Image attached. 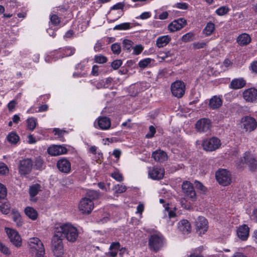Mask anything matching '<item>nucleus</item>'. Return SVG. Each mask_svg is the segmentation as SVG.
I'll use <instances>...</instances> for the list:
<instances>
[{
	"mask_svg": "<svg viewBox=\"0 0 257 257\" xmlns=\"http://www.w3.org/2000/svg\"><path fill=\"white\" fill-rule=\"evenodd\" d=\"M55 233H61L68 241L74 242L78 237V229L69 223L56 225L54 228Z\"/></svg>",
	"mask_w": 257,
	"mask_h": 257,
	"instance_id": "1",
	"label": "nucleus"
},
{
	"mask_svg": "<svg viewBox=\"0 0 257 257\" xmlns=\"http://www.w3.org/2000/svg\"><path fill=\"white\" fill-rule=\"evenodd\" d=\"M30 252L35 257H44L45 254L44 246L38 237L30 238L28 241Z\"/></svg>",
	"mask_w": 257,
	"mask_h": 257,
	"instance_id": "2",
	"label": "nucleus"
},
{
	"mask_svg": "<svg viewBox=\"0 0 257 257\" xmlns=\"http://www.w3.org/2000/svg\"><path fill=\"white\" fill-rule=\"evenodd\" d=\"M52 250L55 257H63V243L62 239L58 233H55L51 241Z\"/></svg>",
	"mask_w": 257,
	"mask_h": 257,
	"instance_id": "3",
	"label": "nucleus"
},
{
	"mask_svg": "<svg viewBox=\"0 0 257 257\" xmlns=\"http://www.w3.org/2000/svg\"><path fill=\"white\" fill-rule=\"evenodd\" d=\"M164 244V237L160 233L151 235L149 239V245L155 252L159 250Z\"/></svg>",
	"mask_w": 257,
	"mask_h": 257,
	"instance_id": "4",
	"label": "nucleus"
},
{
	"mask_svg": "<svg viewBox=\"0 0 257 257\" xmlns=\"http://www.w3.org/2000/svg\"><path fill=\"white\" fill-rule=\"evenodd\" d=\"M217 182L222 186H227L231 183V175L226 169H222L218 170L215 174Z\"/></svg>",
	"mask_w": 257,
	"mask_h": 257,
	"instance_id": "5",
	"label": "nucleus"
},
{
	"mask_svg": "<svg viewBox=\"0 0 257 257\" xmlns=\"http://www.w3.org/2000/svg\"><path fill=\"white\" fill-rule=\"evenodd\" d=\"M171 90L174 96L181 98L185 93V85L183 81L176 80L172 83Z\"/></svg>",
	"mask_w": 257,
	"mask_h": 257,
	"instance_id": "6",
	"label": "nucleus"
},
{
	"mask_svg": "<svg viewBox=\"0 0 257 257\" xmlns=\"http://www.w3.org/2000/svg\"><path fill=\"white\" fill-rule=\"evenodd\" d=\"M221 145L220 141L216 137L206 140L202 143V146L204 150L212 152L219 148Z\"/></svg>",
	"mask_w": 257,
	"mask_h": 257,
	"instance_id": "7",
	"label": "nucleus"
},
{
	"mask_svg": "<svg viewBox=\"0 0 257 257\" xmlns=\"http://www.w3.org/2000/svg\"><path fill=\"white\" fill-rule=\"evenodd\" d=\"M94 208V203L87 198H83L78 204L79 210L83 214H89Z\"/></svg>",
	"mask_w": 257,
	"mask_h": 257,
	"instance_id": "8",
	"label": "nucleus"
},
{
	"mask_svg": "<svg viewBox=\"0 0 257 257\" xmlns=\"http://www.w3.org/2000/svg\"><path fill=\"white\" fill-rule=\"evenodd\" d=\"M33 162L29 158L21 160L19 165V171L21 175H26L30 173L32 170Z\"/></svg>",
	"mask_w": 257,
	"mask_h": 257,
	"instance_id": "9",
	"label": "nucleus"
},
{
	"mask_svg": "<svg viewBox=\"0 0 257 257\" xmlns=\"http://www.w3.org/2000/svg\"><path fill=\"white\" fill-rule=\"evenodd\" d=\"M241 126L246 132L253 131L257 126V122L255 119L250 116H246L243 117L241 119Z\"/></svg>",
	"mask_w": 257,
	"mask_h": 257,
	"instance_id": "10",
	"label": "nucleus"
},
{
	"mask_svg": "<svg viewBox=\"0 0 257 257\" xmlns=\"http://www.w3.org/2000/svg\"><path fill=\"white\" fill-rule=\"evenodd\" d=\"M182 191L186 197L190 199L192 201L196 199V192L193 185L189 181L184 182L182 185Z\"/></svg>",
	"mask_w": 257,
	"mask_h": 257,
	"instance_id": "11",
	"label": "nucleus"
},
{
	"mask_svg": "<svg viewBox=\"0 0 257 257\" xmlns=\"http://www.w3.org/2000/svg\"><path fill=\"white\" fill-rule=\"evenodd\" d=\"M6 232L12 243L17 247L22 245V239L19 233L15 230L6 227Z\"/></svg>",
	"mask_w": 257,
	"mask_h": 257,
	"instance_id": "12",
	"label": "nucleus"
},
{
	"mask_svg": "<svg viewBox=\"0 0 257 257\" xmlns=\"http://www.w3.org/2000/svg\"><path fill=\"white\" fill-rule=\"evenodd\" d=\"M242 97L247 102H257V89L254 87L245 89L242 92Z\"/></svg>",
	"mask_w": 257,
	"mask_h": 257,
	"instance_id": "13",
	"label": "nucleus"
},
{
	"mask_svg": "<svg viewBox=\"0 0 257 257\" xmlns=\"http://www.w3.org/2000/svg\"><path fill=\"white\" fill-rule=\"evenodd\" d=\"M75 52V49L72 47H66L60 48L59 50L55 51V54L57 55V56L54 58V60L56 61L60 58L72 56Z\"/></svg>",
	"mask_w": 257,
	"mask_h": 257,
	"instance_id": "14",
	"label": "nucleus"
},
{
	"mask_svg": "<svg viewBox=\"0 0 257 257\" xmlns=\"http://www.w3.org/2000/svg\"><path fill=\"white\" fill-rule=\"evenodd\" d=\"M243 164H246L250 170L254 171L257 167V161L252 154L248 152L244 153L243 158L241 160Z\"/></svg>",
	"mask_w": 257,
	"mask_h": 257,
	"instance_id": "15",
	"label": "nucleus"
},
{
	"mask_svg": "<svg viewBox=\"0 0 257 257\" xmlns=\"http://www.w3.org/2000/svg\"><path fill=\"white\" fill-rule=\"evenodd\" d=\"M243 164H246L250 170L254 171L257 167V161L252 154L248 152L244 153L243 158L241 160Z\"/></svg>",
	"mask_w": 257,
	"mask_h": 257,
	"instance_id": "16",
	"label": "nucleus"
},
{
	"mask_svg": "<svg viewBox=\"0 0 257 257\" xmlns=\"http://www.w3.org/2000/svg\"><path fill=\"white\" fill-rule=\"evenodd\" d=\"M187 24L186 20L184 18H179L173 21L168 26L170 32H174L181 30Z\"/></svg>",
	"mask_w": 257,
	"mask_h": 257,
	"instance_id": "17",
	"label": "nucleus"
},
{
	"mask_svg": "<svg viewBox=\"0 0 257 257\" xmlns=\"http://www.w3.org/2000/svg\"><path fill=\"white\" fill-rule=\"evenodd\" d=\"M57 167L60 172L63 173L68 174L71 171V165L68 160L65 158H62L57 161Z\"/></svg>",
	"mask_w": 257,
	"mask_h": 257,
	"instance_id": "18",
	"label": "nucleus"
},
{
	"mask_svg": "<svg viewBox=\"0 0 257 257\" xmlns=\"http://www.w3.org/2000/svg\"><path fill=\"white\" fill-rule=\"evenodd\" d=\"M164 169L160 167H153L149 169V177L153 180L162 179L164 176Z\"/></svg>",
	"mask_w": 257,
	"mask_h": 257,
	"instance_id": "19",
	"label": "nucleus"
},
{
	"mask_svg": "<svg viewBox=\"0 0 257 257\" xmlns=\"http://www.w3.org/2000/svg\"><path fill=\"white\" fill-rule=\"evenodd\" d=\"M211 126L210 120L208 118H202L198 120L196 124V128L198 132H206Z\"/></svg>",
	"mask_w": 257,
	"mask_h": 257,
	"instance_id": "20",
	"label": "nucleus"
},
{
	"mask_svg": "<svg viewBox=\"0 0 257 257\" xmlns=\"http://www.w3.org/2000/svg\"><path fill=\"white\" fill-rule=\"evenodd\" d=\"M47 152L51 156H56L66 154L67 149L63 146L53 145L48 148Z\"/></svg>",
	"mask_w": 257,
	"mask_h": 257,
	"instance_id": "21",
	"label": "nucleus"
},
{
	"mask_svg": "<svg viewBox=\"0 0 257 257\" xmlns=\"http://www.w3.org/2000/svg\"><path fill=\"white\" fill-rule=\"evenodd\" d=\"M96 125H98L99 128L101 130H107L111 125V121L110 119L106 116L99 117L97 119V122H94V126L97 127Z\"/></svg>",
	"mask_w": 257,
	"mask_h": 257,
	"instance_id": "22",
	"label": "nucleus"
},
{
	"mask_svg": "<svg viewBox=\"0 0 257 257\" xmlns=\"http://www.w3.org/2000/svg\"><path fill=\"white\" fill-rule=\"evenodd\" d=\"M246 84L245 80L242 77L233 79L229 84V88L232 89H239L243 88Z\"/></svg>",
	"mask_w": 257,
	"mask_h": 257,
	"instance_id": "23",
	"label": "nucleus"
},
{
	"mask_svg": "<svg viewBox=\"0 0 257 257\" xmlns=\"http://www.w3.org/2000/svg\"><path fill=\"white\" fill-rule=\"evenodd\" d=\"M208 222L206 218L202 216H199L196 222V226L200 233L204 234L208 229Z\"/></svg>",
	"mask_w": 257,
	"mask_h": 257,
	"instance_id": "24",
	"label": "nucleus"
},
{
	"mask_svg": "<svg viewBox=\"0 0 257 257\" xmlns=\"http://www.w3.org/2000/svg\"><path fill=\"white\" fill-rule=\"evenodd\" d=\"M249 227L245 224L239 226L237 230L238 237L242 240H245L249 235Z\"/></svg>",
	"mask_w": 257,
	"mask_h": 257,
	"instance_id": "25",
	"label": "nucleus"
},
{
	"mask_svg": "<svg viewBox=\"0 0 257 257\" xmlns=\"http://www.w3.org/2000/svg\"><path fill=\"white\" fill-rule=\"evenodd\" d=\"M178 228L183 234H188L191 231L190 224L187 220H182L178 224Z\"/></svg>",
	"mask_w": 257,
	"mask_h": 257,
	"instance_id": "26",
	"label": "nucleus"
},
{
	"mask_svg": "<svg viewBox=\"0 0 257 257\" xmlns=\"http://www.w3.org/2000/svg\"><path fill=\"white\" fill-rule=\"evenodd\" d=\"M171 38L169 35H164L159 37L156 40V46L158 48L166 46L171 41Z\"/></svg>",
	"mask_w": 257,
	"mask_h": 257,
	"instance_id": "27",
	"label": "nucleus"
},
{
	"mask_svg": "<svg viewBox=\"0 0 257 257\" xmlns=\"http://www.w3.org/2000/svg\"><path fill=\"white\" fill-rule=\"evenodd\" d=\"M251 41L250 36L246 34L243 33L239 35L237 38V42L241 46H245L248 44Z\"/></svg>",
	"mask_w": 257,
	"mask_h": 257,
	"instance_id": "28",
	"label": "nucleus"
},
{
	"mask_svg": "<svg viewBox=\"0 0 257 257\" xmlns=\"http://www.w3.org/2000/svg\"><path fill=\"white\" fill-rule=\"evenodd\" d=\"M41 190V186L38 184H35L31 186L29 188V194L31 198V200L35 201L36 199L34 197Z\"/></svg>",
	"mask_w": 257,
	"mask_h": 257,
	"instance_id": "29",
	"label": "nucleus"
},
{
	"mask_svg": "<svg viewBox=\"0 0 257 257\" xmlns=\"http://www.w3.org/2000/svg\"><path fill=\"white\" fill-rule=\"evenodd\" d=\"M152 157L156 161L163 162L167 159V154L163 151L158 150L153 153Z\"/></svg>",
	"mask_w": 257,
	"mask_h": 257,
	"instance_id": "30",
	"label": "nucleus"
},
{
	"mask_svg": "<svg viewBox=\"0 0 257 257\" xmlns=\"http://www.w3.org/2000/svg\"><path fill=\"white\" fill-rule=\"evenodd\" d=\"M25 213L27 217L32 220H35L38 217L37 211L33 207L27 206L25 209Z\"/></svg>",
	"mask_w": 257,
	"mask_h": 257,
	"instance_id": "31",
	"label": "nucleus"
},
{
	"mask_svg": "<svg viewBox=\"0 0 257 257\" xmlns=\"http://www.w3.org/2000/svg\"><path fill=\"white\" fill-rule=\"evenodd\" d=\"M222 101L221 99L216 96H214L209 101V107L213 109H216L220 107L222 105Z\"/></svg>",
	"mask_w": 257,
	"mask_h": 257,
	"instance_id": "32",
	"label": "nucleus"
},
{
	"mask_svg": "<svg viewBox=\"0 0 257 257\" xmlns=\"http://www.w3.org/2000/svg\"><path fill=\"white\" fill-rule=\"evenodd\" d=\"M111 82L112 79L110 78H107L99 80L95 84V86L97 89L107 88L110 86Z\"/></svg>",
	"mask_w": 257,
	"mask_h": 257,
	"instance_id": "33",
	"label": "nucleus"
},
{
	"mask_svg": "<svg viewBox=\"0 0 257 257\" xmlns=\"http://www.w3.org/2000/svg\"><path fill=\"white\" fill-rule=\"evenodd\" d=\"M215 30V25L212 22H209L203 30V34L206 36L211 35Z\"/></svg>",
	"mask_w": 257,
	"mask_h": 257,
	"instance_id": "34",
	"label": "nucleus"
},
{
	"mask_svg": "<svg viewBox=\"0 0 257 257\" xmlns=\"http://www.w3.org/2000/svg\"><path fill=\"white\" fill-rule=\"evenodd\" d=\"M7 141L11 144H16L20 140V137L16 133L12 132L7 137Z\"/></svg>",
	"mask_w": 257,
	"mask_h": 257,
	"instance_id": "35",
	"label": "nucleus"
},
{
	"mask_svg": "<svg viewBox=\"0 0 257 257\" xmlns=\"http://www.w3.org/2000/svg\"><path fill=\"white\" fill-rule=\"evenodd\" d=\"M12 217L13 221L16 223L18 227H20L23 225L21 216L18 211H13L12 213Z\"/></svg>",
	"mask_w": 257,
	"mask_h": 257,
	"instance_id": "36",
	"label": "nucleus"
},
{
	"mask_svg": "<svg viewBox=\"0 0 257 257\" xmlns=\"http://www.w3.org/2000/svg\"><path fill=\"white\" fill-rule=\"evenodd\" d=\"M27 128L30 131H33L36 126L37 119L34 117H29L27 119Z\"/></svg>",
	"mask_w": 257,
	"mask_h": 257,
	"instance_id": "37",
	"label": "nucleus"
},
{
	"mask_svg": "<svg viewBox=\"0 0 257 257\" xmlns=\"http://www.w3.org/2000/svg\"><path fill=\"white\" fill-rule=\"evenodd\" d=\"M99 197V194L96 191L94 190H89L88 191L85 198H87V199H90L91 201L93 202L94 200L97 199Z\"/></svg>",
	"mask_w": 257,
	"mask_h": 257,
	"instance_id": "38",
	"label": "nucleus"
},
{
	"mask_svg": "<svg viewBox=\"0 0 257 257\" xmlns=\"http://www.w3.org/2000/svg\"><path fill=\"white\" fill-rule=\"evenodd\" d=\"M10 205L9 203L5 202H0V210L2 213L7 214L9 213Z\"/></svg>",
	"mask_w": 257,
	"mask_h": 257,
	"instance_id": "39",
	"label": "nucleus"
},
{
	"mask_svg": "<svg viewBox=\"0 0 257 257\" xmlns=\"http://www.w3.org/2000/svg\"><path fill=\"white\" fill-rule=\"evenodd\" d=\"M167 208H165L166 210L168 212L169 216V220L167 221V224L169 226H172L174 224L175 222V220H172L171 219H174L176 216V213L173 211H169L167 209Z\"/></svg>",
	"mask_w": 257,
	"mask_h": 257,
	"instance_id": "40",
	"label": "nucleus"
},
{
	"mask_svg": "<svg viewBox=\"0 0 257 257\" xmlns=\"http://www.w3.org/2000/svg\"><path fill=\"white\" fill-rule=\"evenodd\" d=\"M126 187L123 184H117L114 186L113 190L115 194H120L125 191Z\"/></svg>",
	"mask_w": 257,
	"mask_h": 257,
	"instance_id": "41",
	"label": "nucleus"
},
{
	"mask_svg": "<svg viewBox=\"0 0 257 257\" xmlns=\"http://www.w3.org/2000/svg\"><path fill=\"white\" fill-rule=\"evenodd\" d=\"M229 8L227 6H222L215 11L216 14L218 16H223L228 13Z\"/></svg>",
	"mask_w": 257,
	"mask_h": 257,
	"instance_id": "42",
	"label": "nucleus"
},
{
	"mask_svg": "<svg viewBox=\"0 0 257 257\" xmlns=\"http://www.w3.org/2000/svg\"><path fill=\"white\" fill-rule=\"evenodd\" d=\"M194 34L192 32H189L182 37V41L184 42H188L194 39Z\"/></svg>",
	"mask_w": 257,
	"mask_h": 257,
	"instance_id": "43",
	"label": "nucleus"
},
{
	"mask_svg": "<svg viewBox=\"0 0 257 257\" xmlns=\"http://www.w3.org/2000/svg\"><path fill=\"white\" fill-rule=\"evenodd\" d=\"M152 59L149 58H145L143 60H141L139 62V66L140 68L144 69L148 66L149 64L151 63Z\"/></svg>",
	"mask_w": 257,
	"mask_h": 257,
	"instance_id": "44",
	"label": "nucleus"
},
{
	"mask_svg": "<svg viewBox=\"0 0 257 257\" xmlns=\"http://www.w3.org/2000/svg\"><path fill=\"white\" fill-rule=\"evenodd\" d=\"M130 28V23H124L120 24L119 25H116L114 28L113 30H127Z\"/></svg>",
	"mask_w": 257,
	"mask_h": 257,
	"instance_id": "45",
	"label": "nucleus"
},
{
	"mask_svg": "<svg viewBox=\"0 0 257 257\" xmlns=\"http://www.w3.org/2000/svg\"><path fill=\"white\" fill-rule=\"evenodd\" d=\"M35 166L38 169H42L44 167V161L40 157H38L35 159Z\"/></svg>",
	"mask_w": 257,
	"mask_h": 257,
	"instance_id": "46",
	"label": "nucleus"
},
{
	"mask_svg": "<svg viewBox=\"0 0 257 257\" xmlns=\"http://www.w3.org/2000/svg\"><path fill=\"white\" fill-rule=\"evenodd\" d=\"M111 49L114 54L118 55L121 52V47L120 45L117 43H114L111 45Z\"/></svg>",
	"mask_w": 257,
	"mask_h": 257,
	"instance_id": "47",
	"label": "nucleus"
},
{
	"mask_svg": "<svg viewBox=\"0 0 257 257\" xmlns=\"http://www.w3.org/2000/svg\"><path fill=\"white\" fill-rule=\"evenodd\" d=\"M88 62V61L87 60H84L83 61H81L76 66V69L85 70L87 68Z\"/></svg>",
	"mask_w": 257,
	"mask_h": 257,
	"instance_id": "48",
	"label": "nucleus"
},
{
	"mask_svg": "<svg viewBox=\"0 0 257 257\" xmlns=\"http://www.w3.org/2000/svg\"><path fill=\"white\" fill-rule=\"evenodd\" d=\"M123 49L129 51L132 48L133 42L129 40H124L122 42Z\"/></svg>",
	"mask_w": 257,
	"mask_h": 257,
	"instance_id": "49",
	"label": "nucleus"
},
{
	"mask_svg": "<svg viewBox=\"0 0 257 257\" xmlns=\"http://www.w3.org/2000/svg\"><path fill=\"white\" fill-rule=\"evenodd\" d=\"M208 42H195L192 44V46L194 49H200L204 48L207 44Z\"/></svg>",
	"mask_w": 257,
	"mask_h": 257,
	"instance_id": "50",
	"label": "nucleus"
},
{
	"mask_svg": "<svg viewBox=\"0 0 257 257\" xmlns=\"http://www.w3.org/2000/svg\"><path fill=\"white\" fill-rule=\"evenodd\" d=\"M95 62L98 63H104L107 61V58L105 56L99 55L95 56L94 57Z\"/></svg>",
	"mask_w": 257,
	"mask_h": 257,
	"instance_id": "51",
	"label": "nucleus"
},
{
	"mask_svg": "<svg viewBox=\"0 0 257 257\" xmlns=\"http://www.w3.org/2000/svg\"><path fill=\"white\" fill-rule=\"evenodd\" d=\"M0 251L5 254L9 255L11 253L9 248L0 241Z\"/></svg>",
	"mask_w": 257,
	"mask_h": 257,
	"instance_id": "52",
	"label": "nucleus"
},
{
	"mask_svg": "<svg viewBox=\"0 0 257 257\" xmlns=\"http://www.w3.org/2000/svg\"><path fill=\"white\" fill-rule=\"evenodd\" d=\"M111 176L113 179L118 182H121L123 180L122 175L118 172H115L113 173H111Z\"/></svg>",
	"mask_w": 257,
	"mask_h": 257,
	"instance_id": "53",
	"label": "nucleus"
},
{
	"mask_svg": "<svg viewBox=\"0 0 257 257\" xmlns=\"http://www.w3.org/2000/svg\"><path fill=\"white\" fill-rule=\"evenodd\" d=\"M7 191L6 187L0 183V198L4 199L7 195Z\"/></svg>",
	"mask_w": 257,
	"mask_h": 257,
	"instance_id": "54",
	"label": "nucleus"
},
{
	"mask_svg": "<svg viewBox=\"0 0 257 257\" xmlns=\"http://www.w3.org/2000/svg\"><path fill=\"white\" fill-rule=\"evenodd\" d=\"M156 132V131L155 127L153 125H151L149 127V132L146 135V137L147 138H152L154 136Z\"/></svg>",
	"mask_w": 257,
	"mask_h": 257,
	"instance_id": "55",
	"label": "nucleus"
},
{
	"mask_svg": "<svg viewBox=\"0 0 257 257\" xmlns=\"http://www.w3.org/2000/svg\"><path fill=\"white\" fill-rule=\"evenodd\" d=\"M133 54L139 55L143 51L144 48L141 45H138L133 47Z\"/></svg>",
	"mask_w": 257,
	"mask_h": 257,
	"instance_id": "56",
	"label": "nucleus"
},
{
	"mask_svg": "<svg viewBox=\"0 0 257 257\" xmlns=\"http://www.w3.org/2000/svg\"><path fill=\"white\" fill-rule=\"evenodd\" d=\"M9 170L6 166L3 163H0V174L5 175L8 173Z\"/></svg>",
	"mask_w": 257,
	"mask_h": 257,
	"instance_id": "57",
	"label": "nucleus"
},
{
	"mask_svg": "<svg viewBox=\"0 0 257 257\" xmlns=\"http://www.w3.org/2000/svg\"><path fill=\"white\" fill-rule=\"evenodd\" d=\"M122 62L121 60H115L112 62L111 67L113 69L116 70L119 68V67L122 65Z\"/></svg>",
	"mask_w": 257,
	"mask_h": 257,
	"instance_id": "58",
	"label": "nucleus"
},
{
	"mask_svg": "<svg viewBox=\"0 0 257 257\" xmlns=\"http://www.w3.org/2000/svg\"><path fill=\"white\" fill-rule=\"evenodd\" d=\"M168 17V13L167 12H164L161 14H156L155 18L159 19L160 20H165Z\"/></svg>",
	"mask_w": 257,
	"mask_h": 257,
	"instance_id": "59",
	"label": "nucleus"
},
{
	"mask_svg": "<svg viewBox=\"0 0 257 257\" xmlns=\"http://www.w3.org/2000/svg\"><path fill=\"white\" fill-rule=\"evenodd\" d=\"M50 21L52 24L54 25H57L60 23V20L59 17L56 15H53L50 18Z\"/></svg>",
	"mask_w": 257,
	"mask_h": 257,
	"instance_id": "60",
	"label": "nucleus"
},
{
	"mask_svg": "<svg viewBox=\"0 0 257 257\" xmlns=\"http://www.w3.org/2000/svg\"><path fill=\"white\" fill-rule=\"evenodd\" d=\"M151 16V14L150 12H146L143 13L140 16L136 17V19H141L142 20H146Z\"/></svg>",
	"mask_w": 257,
	"mask_h": 257,
	"instance_id": "61",
	"label": "nucleus"
},
{
	"mask_svg": "<svg viewBox=\"0 0 257 257\" xmlns=\"http://www.w3.org/2000/svg\"><path fill=\"white\" fill-rule=\"evenodd\" d=\"M124 4L123 3H118L111 8V10H123Z\"/></svg>",
	"mask_w": 257,
	"mask_h": 257,
	"instance_id": "62",
	"label": "nucleus"
},
{
	"mask_svg": "<svg viewBox=\"0 0 257 257\" xmlns=\"http://www.w3.org/2000/svg\"><path fill=\"white\" fill-rule=\"evenodd\" d=\"M180 203L182 207L185 209H189L190 207V205L187 203V201L185 198H182L180 199Z\"/></svg>",
	"mask_w": 257,
	"mask_h": 257,
	"instance_id": "63",
	"label": "nucleus"
},
{
	"mask_svg": "<svg viewBox=\"0 0 257 257\" xmlns=\"http://www.w3.org/2000/svg\"><path fill=\"white\" fill-rule=\"evenodd\" d=\"M249 68L252 72L257 73V61L252 62L250 64Z\"/></svg>",
	"mask_w": 257,
	"mask_h": 257,
	"instance_id": "64",
	"label": "nucleus"
}]
</instances>
